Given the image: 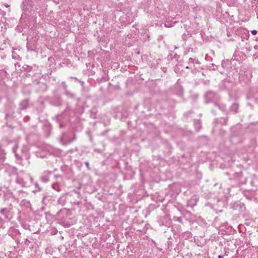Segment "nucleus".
Returning <instances> with one entry per match:
<instances>
[{
  "label": "nucleus",
  "mask_w": 258,
  "mask_h": 258,
  "mask_svg": "<svg viewBox=\"0 0 258 258\" xmlns=\"http://www.w3.org/2000/svg\"><path fill=\"white\" fill-rule=\"evenodd\" d=\"M63 94L68 99L75 100L76 98V94L69 90H66V91L63 92Z\"/></svg>",
  "instance_id": "nucleus-7"
},
{
  "label": "nucleus",
  "mask_w": 258,
  "mask_h": 258,
  "mask_svg": "<svg viewBox=\"0 0 258 258\" xmlns=\"http://www.w3.org/2000/svg\"><path fill=\"white\" fill-rule=\"evenodd\" d=\"M195 63V59L192 58L190 57L188 59V64L189 66H191V64H194Z\"/></svg>",
  "instance_id": "nucleus-15"
},
{
  "label": "nucleus",
  "mask_w": 258,
  "mask_h": 258,
  "mask_svg": "<svg viewBox=\"0 0 258 258\" xmlns=\"http://www.w3.org/2000/svg\"><path fill=\"white\" fill-rule=\"evenodd\" d=\"M71 79L75 80V81H78V79L77 78L73 77H71Z\"/></svg>",
  "instance_id": "nucleus-22"
},
{
  "label": "nucleus",
  "mask_w": 258,
  "mask_h": 258,
  "mask_svg": "<svg viewBox=\"0 0 258 258\" xmlns=\"http://www.w3.org/2000/svg\"><path fill=\"white\" fill-rule=\"evenodd\" d=\"M11 107H12V108H13V107L15 108V107H16V106H15V105H12Z\"/></svg>",
  "instance_id": "nucleus-29"
},
{
  "label": "nucleus",
  "mask_w": 258,
  "mask_h": 258,
  "mask_svg": "<svg viewBox=\"0 0 258 258\" xmlns=\"http://www.w3.org/2000/svg\"><path fill=\"white\" fill-rule=\"evenodd\" d=\"M96 114V108H92L91 110V116L93 118H95Z\"/></svg>",
  "instance_id": "nucleus-12"
},
{
  "label": "nucleus",
  "mask_w": 258,
  "mask_h": 258,
  "mask_svg": "<svg viewBox=\"0 0 258 258\" xmlns=\"http://www.w3.org/2000/svg\"><path fill=\"white\" fill-rule=\"evenodd\" d=\"M38 90L39 91H40V92L45 91L46 90H47V89L48 88V86H47V84L45 83L39 82L38 84Z\"/></svg>",
  "instance_id": "nucleus-8"
},
{
  "label": "nucleus",
  "mask_w": 258,
  "mask_h": 258,
  "mask_svg": "<svg viewBox=\"0 0 258 258\" xmlns=\"http://www.w3.org/2000/svg\"><path fill=\"white\" fill-rule=\"evenodd\" d=\"M224 61H222V67H223V68H224V67H224Z\"/></svg>",
  "instance_id": "nucleus-24"
},
{
  "label": "nucleus",
  "mask_w": 258,
  "mask_h": 258,
  "mask_svg": "<svg viewBox=\"0 0 258 258\" xmlns=\"http://www.w3.org/2000/svg\"><path fill=\"white\" fill-rule=\"evenodd\" d=\"M6 172L8 173V175L10 176H15L19 175L17 171V169L13 166H9L6 167Z\"/></svg>",
  "instance_id": "nucleus-5"
},
{
  "label": "nucleus",
  "mask_w": 258,
  "mask_h": 258,
  "mask_svg": "<svg viewBox=\"0 0 258 258\" xmlns=\"http://www.w3.org/2000/svg\"><path fill=\"white\" fill-rule=\"evenodd\" d=\"M257 33V31L255 30H253L251 31V34L252 35H256Z\"/></svg>",
  "instance_id": "nucleus-20"
},
{
  "label": "nucleus",
  "mask_w": 258,
  "mask_h": 258,
  "mask_svg": "<svg viewBox=\"0 0 258 258\" xmlns=\"http://www.w3.org/2000/svg\"><path fill=\"white\" fill-rule=\"evenodd\" d=\"M60 115H57L56 116V120L57 121H58L59 120V117Z\"/></svg>",
  "instance_id": "nucleus-23"
},
{
  "label": "nucleus",
  "mask_w": 258,
  "mask_h": 258,
  "mask_svg": "<svg viewBox=\"0 0 258 258\" xmlns=\"http://www.w3.org/2000/svg\"><path fill=\"white\" fill-rule=\"evenodd\" d=\"M14 113V112H12V113H11V112L7 113L6 114V117H7L8 116L13 115Z\"/></svg>",
  "instance_id": "nucleus-18"
},
{
  "label": "nucleus",
  "mask_w": 258,
  "mask_h": 258,
  "mask_svg": "<svg viewBox=\"0 0 258 258\" xmlns=\"http://www.w3.org/2000/svg\"><path fill=\"white\" fill-rule=\"evenodd\" d=\"M239 105L237 103H233L230 108V111L233 112L234 113L238 112Z\"/></svg>",
  "instance_id": "nucleus-11"
},
{
  "label": "nucleus",
  "mask_w": 258,
  "mask_h": 258,
  "mask_svg": "<svg viewBox=\"0 0 258 258\" xmlns=\"http://www.w3.org/2000/svg\"><path fill=\"white\" fill-rule=\"evenodd\" d=\"M49 103L55 106H60L62 103L61 96L58 95L54 96L49 101Z\"/></svg>",
  "instance_id": "nucleus-3"
},
{
  "label": "nucleus",
  "mask_w": 258,
  "mask_h": 258,
  "mask_svg": "<svg viewBox=\"0 0 258 258\" xmlns=\"http://www.w3.org/2000/svg\"><path fill=\"white\" fill-rule=\"evenodd\" d=\"M228 118L229 117L227 115L226 117L216 118L214 120V122L222 125H226L228 124Z\"/></svg>",
  "instance_id": "nucleus-4"
},
{
  "label": "nucleus",
  "mask_w": 258,
  "mask_h": 258,
  "mask_svg": "<svg viewBox=\"0 0 258 258\" xmlns=\"http://www.w3.org/2000/svg\"><path fill=\"white\" fill-rule=\"evenodd\" d=\"M205 102L209 103L218 99V95L214 92L209 91L205 95Z\"/></svg>",
  "instance_id": "nucleus-2"
},
{
  "label": "nucleus",
  "mask_w": 258,
  "mask_h": 258,
  "mask_svg": "<svg viewBox=\"0 0 258 258\" xmlns=\"http://www.w3.org/2000/svg\"><path fill=\"white\" fill-rule=\"evenodd\" d=\"M54 177H55V178L58 177V176H57V175H55V176H54Z\"/></svg>",
  "instance_id": "nucleus-33"
},
{
  "label": "nucleus",
  "mask_w": 258,
  "mask_h": 258,
  "mask_svg": "<svg viewBox=\"0 0 258 258\" xmlns=\"http://www.w3.org/2000/svg\"><path fill=\"white\" fill-rule=\"evenodd\" d=\"M64 135H65V134H64V133H63V134H62V139L63 138V136H64Z\"/></svg>",
  "instance_id": "nucleus-31"
},
{
  "label": "nucleus",
  "mask_w": 258,
  "mask_h": 258,
  "mask_svg": "<svg viewBox=\"0 0 258 258\" xmlns=\"http://www.w3.org/2000/svg\"><path fill=\"white\" fill-rule=\"evenodd\" d=\"M48 173H49V174H51L52 172H50V171H49V172H48Z\"/></svg>",
  "instance_id": "nucleus-34"
},
{
  "label": "nucleus",
  "mask_w": 258,
  "mask_h": 258,
  "mask_svg": "<svg viewBox=\"0 0 258 258\" xmlns=\"http://www.w3.org/2000/svg\"><path fill=\"white\" fill-rule=\"evenodd\" d=\"M194 125L196 130L199 131L202 127L201 121L199 119H195L194 120Z\"/></svg>",
  "instance_id": "nucleus-10"
},
{
  "label": "nucleus",
  "mask_w": 258,
  "mask_h": 258,
  "mask_svg": "<svg viewBox=\"0 0 258 258\" xmlns=\"http://www.w3.org/2000/svg\"><path fill=\"white\" fill-rule=\"evenodd\" d=\"M29 119H30V117H29V116H25V117L24 118V121L25 122H27V121H28L29 120Z\"/></svg>",
  "instance_id": "nucleus-17"
},
{
  "label": "nucleus",
  "mask_w": 258,
  "mask_h": 258,
  "mask_svg": "<svg viewBox=\"0 0 258 258\" xmlns=\"http://www.w3.org/2000/svg\"><path fill=\"white\" fill-rule=\"evenodd\" d=\"M16 147H15V148H13V151H14V152H15V156H16V158H17V159H20V158H21V157L19 156V155H18V154H17V153H16Z\"/></svg>",
  "instance_id": "nucleus-16"
},
{
  "label": "nucleus",
  "mask_w": 258,
  "mask_h": 258,
  "mask_svg": "<svg viewBox=\"0 0 258 258\" xmlns=\"http://www.w3.org/2000/svg\"><path fill=\"white\" fill-rule=\"evenodd\" d=\"M41 7V0H24L22 5V14L20 21H25L27 17L35 13L36 10H39Z\"/></svg>",
  "instance_id": "nucleus-1"
},
{
  "label": "nucleus",
  "mask_w": 258,
  "mask_h": 258,
  "mask_svg": "<svg viewBox=\"0 0 258 258\" xmlns=\"http://www.w3.org/2000/svg\"><path fill=\"white\" fill-rule=\"evenodd\" d=\"M174 57L175 58H178L179 57V55H178L177 54H176L174 55Z\"/></svg>",
  "instance_id": "nucleus-21"
},
{
  "label": "nucleus",
  "mask_w": 258,
  "mask_h": 258,
  "mask_svg": "<svg viewBox=\"0 0 258 258\" xmlns=\"http://www.w3.org/2000/svg\"><path fill=\"white\" fill-rule=\"evenodd\" d=\"M90 140L91 142H92V141H93L92 138L91 136L90 137Z\"/></svg>",
  "instance_id": "nucleus-27"
},
{
  "label": "nucleus",
  "mask_w": 258,
  "mask_h": 258,
  "mask_svg": "<svg viewBox=\"0 0 258 258\" xmlns=\"http://www.w3.org/2000/svg\"><path fill=\"white\" fill-rule=\"evenodd\" d=\"M60 85H61V86L63 89L64 92L66 91V90H68V85H67V84L65 82H62L61 83Z\"/></svg>",
  "instance_id": "nucleus-14"
},
{
  "label": "nucleus",
  "mask_w": 258,
  "mask_h": 258,
  "mask_svg": "<svg viewBox=\"0 0 258 258\" xmlns=\"http://www.w3.org/2000/svg\"><path fill=\"white\" fill-rule=\"evenodd\" d=\"M29 99H26L23 100L20 103V108L19 109L21 110H25L29 107Z\"/></svg>",
  "instance_id": "nucleus-6"
},
{
  "label": "nucleus",
  "mask_w": 258,
  "mask_h": 258,
  "mask_svg": "<svg viewBox=\"0 0 258 258\" xmlns=\"http://www.w3.org/2000/svg\"><path fill=\"white\" fill-rule=\"evenodd\" d=\"M62 125L61 124L59 123V127H62Z\"/></svg>",
  "instance_id": "nucleus-30"
},
{
  "label": "nucleus",
  "mask_w": 258,
  "mask_h": 258,
  "mask_svg": "<svg viewBox=\"0 0 258 258\" xmlns=\"http://www.w3.org/2000/svg\"><path fill=\"white\" fill-rule=\"evenodd\" d=\"M12 57H13V58L16 59V56L13 55Z\"/></svg>",
  "instance_id": "nucleus-28"
},
{
  "label": "nucleus",
  "mask_w": 258,
  "mask_h": 258,
  "mask_svg": "<svg viewBox=\"0 0 258 258\" xmlns=\"http://www.w3.org/2000/svg\"><path fill=\"white\" fill-rule=\"evenodd\" d=\"M214 106L215 109L218 108L219 110H221L222 111H225L226 110V105L223 104H220V103H214Z\"/></svg>",
  "instance_id": "nucleus-9"
},
{
  "label": "nucleus",
  "mask_w": 258,
  "mask_h": 258,
  "mask_svg": "<svg viewBox=\"0 0 258 258\" xmlns=\"http://www.w3.org/2000/svg\"><path fill=\"white\" fill-rule=\"evenodd\" d=\"M85 165H86V166L87 167V168L88 169H90V167H89V162L86 161V162H85Z\"/></svg>",
  "instance_id": "nucleus-19"
},
{
  "label": "nucleus",
  "mask_w": 258,
  "mask_h": 258,
  "mask_svg": "<svg viewBox=\"0 0 258 258\" xmlns=\"http://www.w3.org/2000/svg\"><path fill=\"white\" fill-rule=\"evenodd\" d=\"M4 5L7 8H8L9 7V6L8 4H5Z\"/></svg>",
  "instance_id": "nucleus-25"
},
{
  "label": "nucleus",
  "mask_w": 258,
  "mask_h": 258,
  "mask_svg": "<svg viewBox=\"0 0 258 258\" xmlns=\"http://www.w3.org/2000/svg\"><path fill=\"white\" fill-rule=\"evenodd\" d=\"M189 66H186V67H185V68H186V69H189Z\"/></svg>",
  "instance_id": "nucleus-32"
},
{
  "label": "nucleus",
  "mask_w": 258,
  "mask_h": 258,
  "mask_svg": "<svg viewBox=\"0 0 258 258\" xmlns=\"http://www.w3.org/2000/svg\"><path fill=\"white\" fill-rule=\"evenodd\" d=\"M23 69L26 71V72H30V71L32 69V67L29 66H28V65H24L23 67Z\"/></svg>",
  "instance_id": "nucleus-13"
},
{
  "label": "nucleus",
  "mask_w": 258,
  "mask_h": 258,
  "mask_svg": "<svg viewBox=\"0 0 258 258\" xmlns=\"http://www.w3.org/2000/svg\"><path fill=\"white\" fill-rule=\"evenodd\" d=\"M218 258H224V257L222 255H219Z\"/></svg>",
  "instance_id": "nucleus-26"
}]
</instances>
